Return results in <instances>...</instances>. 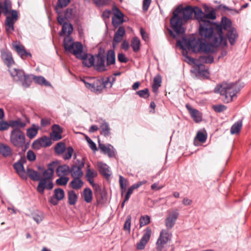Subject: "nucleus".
<instances>
[{
	"instance_id": "ea45409f",
	"label": "nucleus",
	"mask_w": 251,
	"mask_h": 251,
	"mask_svg": "<svg viewBox=\"0 0 251 251\" xmlns=\"http://www.w3.org/2000/svg\"><path fill=\"white\" fill-rule=\"evenodd\" d=\"M162 82L161 77L160 75H157L155 76L153 78V83L152 85V91L157 93L158 91V89L159 87L161 86Z\"/></svg>"
},
{
	"instance_id": "4d7b16f0",
	"label": "nucleus",
	"mask_w": 251,
	"mask_h": 251,
	"mask_svg": "<svg viewBox=\"0 0 251 251\" xmlns=\"http://www.w3.org/2000/svg\"><path fill=\"white\" fill-rule=\"evenodd\" d=\"M94 2L98 6H103L108 5L111 0H93Z\"/></svg>"
},
{
	"instance_id": "49530a36",
	"label": "nucleus",
	"mask_w": 251,
	"mask_h": 251,
	"mask_svg": "<svg viewBox=\"0 0 251 251\" xmlns=\"http://www.w3.org/2000/svg\"><path fill=\"white\" fill-rule=\"evenodd\" d=\"M131 46L134 52H137L140 47V41L138 37L133 38L131 43Z\"/></svg>"
},
{
	"instance_id": "b1692460",
	"label": "nucleus",
	"mask_w": 251,
	"mask_h": 251,
	"mask_svg": "<svg viewBox=\"0 0 251 251\" xmlns=\"http://www.w3.org/2000/svg\"><path fill=\"white\" fill-rule=\"evenodd\" d=\"M1 58L4 63L9 67L14 63L12 54L8 51H1Z\"/></svg>"
},
{
	"instance_id": "6ab92c4d",
	"label": "nucleus",
	"mask_w": 251,
	"mask_h": 251,
	"mask_svg": "<svg viewBox=\"0 0 251 251\" xmlns=\"http://www.w3.org/2000/svg\"><path fill=\"white\" fill-rule=\"evenodd\" d=\"M13 46L15 50L22 58L25 59L28 56L30 57L31 56L30 53L26 51L25 47L20 44L15 43L13 44Z\"/></svg>"
},
{
	"instance_id": "2eb2a0df",
	"label": "nucleus",
	"mask_w": 251,
	"mask_h": 251,
	"mask_svg": "<svg viewBox=\"0 0 251 251\" xmlns=\"http://www.w3.org/2000/svg\"><path fill=\"white\" fill-rule=\"evenodd\" d=\"M99 148L103 153L107 154L110 157H115L116 151L114 147L110 144L104 145L99 142Z\"/></svg>"
},
{
	"instance_id": "c03bdc74",
	"label": "nucleus",
	"mask_w": 251,
	"mask_h": 251,
	"mask_svg": "<svg viewBox=\"0 0 251 251\" xmlns=\"http://www.w3.org/2000/svg\"><path fill=\"white\" fill-rule=\"evenodd\" d=\"M242 127V122L238 121L235 123L231 127L230 133L231 134L238 133Z\"/></svg>"
},
{
	"instance_id": "864d4df0",
	"label": "nucleus",
	"mask_w": 251,
	"mask_h": 251,
	"mask_svg": "<svg viewBox=\"0 0 251 251\" xmlns=\"http://www.w3.org/2000/svg\"><path fill=\"white\" fill-rule=\"evenodd\" d=\"M41 144L43 147H47L50 146L51 144V141L49 137L46 136L42 137L40 138Z\"/></svg>"
},
{
	"instance_id": "a211bd4d",
	"label": "nucleus",
	"mask_w": 251,
	"mask_h": 251,
	"mask_svg": "<svg viewBox=\"0 0 251 251\" xmlns=\"http://www.w3.org/2000/svg\"><path fill=\"white\" fill-rule=\"evenodd\" d=\"M113 10L114 11V13L112 19V22L113 25L115 26L120 25L123 23L124 15L117 8H115Z\"/></svg>"
},
{
	"instance_id": "4468645a",
	"label": "nucleus",
	"mask_w": 251,
	"mask_h": 251,
	"mask_svg": "<svg viewBox=\"0 0 251 251\" xmlns=\"http://www.w3.org/2000/svg\"><path fill=\"white\" fill-rule=\"evenodd\" d=\"M65 196L64 191L60 188L55 189L54 190V194L49 200L50 203L53 205H56L58 204V201L63 200Z\"/></svg>"
},
{
	"instance_id": "f8f14e48",
	"label": "nucleus",
	"mask_w": 251,
	"mask_h": 251,
	"mask_svg": "<svg viewBox=\"0 0 251 251\" xmlns=\"http://www.w3.org/2000/svg\"><path fill=\"white\" fill-rule=\"evenodd\" d=\"M220 26L221 28V37L224 40V41L226 42V44L222 43L221 45L222 46H226V39L223 37V29L228 31L229 30H230L231 28H233L234 27L232 26V24L231 21L227 18L226 17H223L221 21V25H215V31L217 32V33L214 35V37L216 36V35H217L218 34V31L217 30V26Z\"/></svg>"
},
{
	"instance_id": "c85d7f7f",
	"label": "nucleus",
	"mask_w": 251,
	"mask_h": 251,
	"mask_svg": "<svg viewBox=\"0 0 251 251\" xmlns=\"http://www.w3.org/2000/svg\"><path fill=\"white\" fill-rule=\"evenodd\" d=\"M126 33L125 29L123 26L119 27L116 33H115L113 39V44L114 43H119L123 40V36Z\"/></svg>"
},
{
	"instance_id": "69168bd1",
	"label": "nucleus",
	"mask_w": 251,
	"mask_h": 251,
	"mask_svg": "<svg viewBox=\"0 0 251 251\" xmlns=\"http://www.w3.org/2000/svg\"><path fill=\"white\" fill-rule=\"evenodd\" d=\"M75 14L72 8H67L65 13V17L66 19H70L74 17Z\"/></svg>"
},
{
	"instance_id": "ddd939ff",
	"label": "nucleus",
	"mask_w": 251,
	"mask_h": 251,
	"mask_svg": "<svg viewBox=\"0 0 251 251\" xmlns=\"http://www.w3.org/2000/svg\"><path fill=\"white\" fill-rule=\"evenodd\" d=\"M151 234V230L150 227H147L144 233L140 240V241L137 244L136 248L138 250H143L149 242Z\"/></svg>"
},
{
	"instance_id": "58836bf2",
	"label": "nucleus",
	"mask_w": 251,
	"mask_h": 251,
	"mask_svg": "<svg viewBox=\"0 0 251 251\" xmlns=\"http://www.w3.org/2000/svg\"><path fill=\"white\" fill-rule=\"evenodd\" d=\"M115 63V54L113 50H109L106 54V65L110 66Z\"/></svg>"
},
{
	"instance_id": "9d476101",
	"label": "nucleus",
	"mask_w": 251,
	"mask_h": 251,
	"mask_svg": "<svg viewBox=\"0 0 251 251\" xmlns=\"http://www.w3.org/2000/svg\"><path fill=\"white\" fill-rule=\"evenodd\" d=\"M171 234L167 229H162L156 242L158 250H162L164 245L171 239Z\"/></svg>"
},
{
	"instance_id": "473e14b6",
	"label": "nucleus",
	"mask_w": 251,
	"mask_h": 251,
	"mask_svg": "<svg viewBox=\"0 0 251 251\" xmlns=\"http://www.w3.org/2000/svg\"><path fill=\"white\" fill-rule=\"evenodd\" d=\"M26 175L33 181H38L40 180L41 175L39 173L31 168H27Z\"/></svg>"
},
{
	"instance_id": "9b49d317",
	"label": "nucleus",
	"mask_w": 251,
	"mask_h": 251,
	"mask_svg": "<svg viewBox=\"0 0 251 251\" xmlns=\"http://www.w3.org/2000/svg\"><path fill=\"white\" fill-rule=\"evenodd\" d=\"M93 80L94 79L91 78L82 80L85 84L86 87L91 91L96 93L100 92L103 87L101 82L99 80Z\"/></svg>"
},
{
	"instance_id": "4be33fe9",
	"label": "nucleus",
	"mask_w": 251,
	"mask_h": 251,
	"mask_svg": "<svg viewBox=\"0 0 251 251\" xmlns=\"http://www.w3.org/2000/svg\"><path fill=\"white\" fill-rule=\"evenodd\" d=\"M12 3L10 0H4L3 3L0 2V16L1 14V9L3 10V13L4 15H7L9 14H11Z\"/></svg>"
},
{
	"instance_id": "3c124183",
	"label": "nucleus",
	"mask_w": 251,
	"mask_h": 251,
	"mask_svg": "<svg viewBox=\"0 0 251 251\" xmlns=\"http://www.w3.org/2000/svg\"><path fill=\"white\" fill-rule=\"evenodd\" d=\"M151 219L148 215L142 216L140 218V226H144L150 223Z\"/></svg>"
},
{
	"instance_id": "a878e982",
	"label": "nucleus",
	"mask_w": 251,
	"mask_h": 251,
	"mask_svg": "<svg viewBox=\"0 0 251 251\" xmlns=\"http://www.w3.org/2000/svg\"><path fill=\"white\" fill-rule=\"evenodd\" d=\"M98 176V173L96 170L92 169L90 167V165H88L85 173V177L89 183H92L94 181V178Z\"/></svg>"
},
{
	"instance_id": "f257e3e1",
	"label": "nucleus",
	"mask_w": 251,
	"mask_h": 251,
	"mask_svg": "<svg viewBox=\"0 0 251 251\" xmlns=\"http://www.w3.org/2000/svg\"><path fill=\"white\" fill-rule=\"evenodd\" d=\"M193 14L200 23L208 21L204 20L205 13L200 8L196 7L193 8L190 6L183 7L182 5H179L174 11L170 19V24L174 31L178 34L183 33L184 29L182 25L191 19Z\"/></svg>"
},
{
	"instance_id": "c9c22d12",
	"label": "nucleus",
	"mask_w": 251,
	"mask_h": 251,
	"mask_svg": "<svg viewBox=\"0 0 251 251\" xmlns=\"http://www.w3.org/2000/svg\"><path fill=\"white\" fill-rule=\"evenodd\" d=\"M0 154L5 157L9 156L12 154V150L9 146L0 143Z\"/></svg>"
},
{
	"instance_id": "f3484780",
	"label": "nucleus",
	"mask_w": 251,
	"mask_h": 251,
	"mask_svg": "<svg viewBox=\"0 0 251 251\" xmlns=\"http://www.w3.org/2000/svg\"><path fill=\"white\" fill-rule=\"evenodd\" d=\"M95 69L99 72H103L106 71V66L105 65L104 57L100 54L96 56V63L94 65Z\"/></svg>"
},
{
	"instance_id": "8fccbe9b",
	"label": "nucleus",
	"mask_w": 251,
	"mask_h": 251,
	"mask_svg": "<svg viewBox=\"0 0 251 251\" xmlns=\"http://www.w3.org/2000/svg\"><path fill=\"white\" fill-rule=\"evenodd\" d=\"M33 80L36 83L40 85H44L45 86H48L49 85V82L45 79V78L41 76H34Z\"/></svg>"
},
{
	"instance_id": "e433bc0d",
	"label": "nucleus",
	"mask_w": 251,
	"mask_h": 251,
	"mask_svg": "<svg viewBox=\"0 0 251 251\" xmlns=\"http://www.w3.org/2000/svg\"><path fill=\"white\" fill-rule=\"evenodd\" d=\"M74 43L75 42H74L73 39L70 35L64 38L63 46L66 50L69 52L71 50Z\"/></svg>"
},
{
	"instance_id": "cd10ccee",
	"label": "nucleus",
	"mask_w": 251,
	"mask_h": 251,
	"mask_svg": "<svg viewBox=\"0 0 251 251\" xmlns=\"http://www.w3.org/2000/svg\"><path fill=\"white\" fill-rule=\"evenodd\" d=\"M207 133L206 131H198L197 133L194 140V144L195 146L198 145V142L204 143L207 139Z\"/></svg>"
},
{
	"instance_id": "aec40b11",
	"label": "nucleus",
	"mask_w": 251,
	"mask_h": 251,
	"mask_svg": "<svg viewBox=\"0 0 251 251\" xmlns=\"http://www.w3.org/2000/svg\"><path fill=\"white\" fill-rule=\"evenodd\" d=\"M186 107L195 122L199 123L201 121V114L198 110L192 108L191 106L188 104H186Z\"/></svg>"
},
{
	"instance_id": "13d9d810",
	"label": "nucleus",
	"mask_w": 251,
	"mask_h": 251,
	"mask_svg": "<svg viewBox=\"0 0 251 251\" xmlns=\"http://www.w3.org/2000/svg\"><path fill=\"white\" fill-rule=\"evenodd\" d=\"M213 109L215 112L220 113L226 110V107L223 104H218L213 105Z\"/></svg>"
},
{
	"instance_id": "412c9836",
	"label": "nucleus",
	"mask_w": 251,
	"mask_h": 251,
	"mask_svg": "<svg viewBox=\"0 0 251 251\" xmlns=\"http://www.w3.org/2000/svg\"><path fill=\"white\" fill-rule=\"evenodd\" d=\"M226 37L228 39L230 44L231 46L234 45L238 38V34L236 29L233 28L227 31Z\"/></svg>"
},
{
	"instance_id": "bf43d9fd",
	"label": "nucleus",
	"mask_w": 251,
	"mask_h": 251,
	"mask_svg": "<svg viewBox=\"0 0 251 251\" xmlns=\"http://www.w3.org/2000/svg\"><path fill=\"white\" fill-rule=\"evenodd\" d=\"M74 151V150L72 147H69L67 148L66 152L64 153L63 155V158L64 159H69L71 158L73 153Z\"/></svg>"
},
{
	"instance_id": "423d86ee",
	"label": "nucleus",
	"mask_w": 251,
	"mask_h": 251,
	"mask_svg": "<svg viewBox=\"0 0 251 251\" xmlns=\"http://www.w3.org/2000/svg\"><path fill=\"white\" fill-rule=\"evenodd\" d=\"M10 140L13 146L23 148L25 143V137L24 132L19 128H14L11 132Z\"/></svg>"
},
{
	"instance_id": "6e6552de",
	"label": "nucleus",
	"mask_w": 251,
	"mask_h": 251,
	"mask_svg": "<svg viewBox=\"0 0 251 251\" xmlns=\"http://www.w3.org/2000/svg\"><path fill=\"white\" fill-rule=\"evenodd\" d=\"M178 216L179 213L177 209H170L167 211V215L165 219V225L167 230L174 227Z\"/></svg>"
},
{
	"instance_id": "6e6d98bb",
	"label": "nucleus",
	"mask_w": 251,
	"mask_h": 251,
	"mask_svg": "<svg viewBox=\"0 0 251 251\" xmlns=\"http://www.w3.org/2000/svg\"><path fill=\"white\" fill-rule=\"evenodd\" d=\"M65 149V145L64 143L60 142L58 143L55 148V151L58 153H61L64 152Z\"/></svg>"
},
{
	"instance_id": "774afa93",
	"label": "nucleus",
	"mask_w": 251,
	"mask_h": 251,
	"mask_svg": "<svg viewBox=\"0 0 251 251\" xmlns=\"http://www.w3.org/2000/svg\"><path fill=\"white\" fill-rule=\"evenodd\" d=\"M27 158L28 160L32 161L35 160L36 155L32 151H28L26 155Z\"/></svg>"
},
{
	"instance_id": "5fc2aeb1",
	"label": "nucleus",
	"mask_w": 251,
	"mask_h": 251,
	"mask_svg": "<svg viewBox=\"0 0 251 251\" xmlns=\"http://www.w3.org/2000/svg\"><path fill=\"white\" fill-rule=\"evenodd\" d=\"M136 94L139 95L140 97L145 99L148 98L150 96L149 90L147 88L136 92Z\"/></svg>"
},
{
	"instance_id": "37998d69",
	"label": "nucleus",
	"mask_w": 251,
	"mask_h": 251,
	"mask_svg": "<svg viewBox=\"0 0 251 251\" xmlns=\"http://www.w3.org/2000/svg\"><path fill=\"white\" fill-rule=\"evenodd\" d=\"M100 134L104 136H108L110 134V128L107 123L103 122L100 125Z\"/></svg>"
},
{
	"instance_id": "0eeeda50",
	"label": "nucleus",
	"mask_w": 251,
	"mask_h": 251,
	"mask_svg": "<svg viewBox=\"0 0 251 251\" xmlns=\"http://www.w3.org/2000/svg\"><path fill=\"white\" fill-rule=\"evenodd\" d=\"M9 71L15 81L21 82L25 87H27L30 85L31 80L29 76L25 75L23 71L16 69H12Z\"/></svg>"
},
{
	"instance_id": "de8ad7c7",
	"label": "nucleus",
	"mask_w": 251,
	"mask_h": 251,
	"mask_svg": "<svg viewBox=\"0 0 251 251\" xmlns=\"http://www.w3.org/2000/svg\"><path fill=\"white\" fill-rule=\"evenodd\" d=\"M119 184L121 189L122 194L123 195L124 192H125L126 190V187L127 184V180L124 178L123 176H120Z\"/></svg>"
},
{
	"instance_id": "338daca9",
	"label": "nucleus",
	"mask_w": 251,
	"mask_h": 251,
	"mask_svg": "<svg viewBox=\"0 0 251 251\" xmlns=\"http://www.w3.org/2000/svg\"><path fill=\"white\" fill-rule=\"evenodd\" d=\"M70 2V0H58L57 5L60 8H63L67 6Z\"/></svg>"
},
{
	"instance_id": "79ce46f5",
	"label": "nucleus",
	"mask_w": 251,
	"mask_h": 251,
	"mask_svg": "<svg viewBox=\"0 0 251 251\" xmlns=\"http://www.w3.org/2000/svg\"><path fill=\"white\" fill-rule=\"evenodd\" d=\"M83 197L85 201L87 203H90L93 199V193L91 190L87 188L84 189L83 192Z\"/></svg>"
},
{
	"instance_id": "dca6fc26",
	"label": "nucleus",
	"mask_w": 251,
	"mask_h": 251,
	"mask_svg": "<svg viewBox=\"0 0 251 251\" xmlns=\"http://www.w3.org/2000/svg\"><path fill=\"white\" fill-rule=\"evenodd\" d=\"M84 165L82 162L79 166L73 165L70 168V173L73 178L82 177L83 176V172L82 170Z\"/></svg>"
},
{
	"instance_id": "5701e85b",
	"label": "nucleus",
	"mask_w": 251,
	"mask_h": 251,
	"mask_svg": "<svg viewBox=\"0 0 251 251\" xmlns=\"http://www.w3.org/2000/svg\"><path fill=\"white\" fill-rule=\"evenodd\" d=\"M52 132L50 134L51 138L54 140L57 141L61 139V133H62V129L60 126L57 125H54L52 126Z\"/></svg>"
},
{
	"instance_id": "1a4fd4ad",
	"label": "nucleus",
	"mask_w": 251,
	"mask_h": 251,
	"mask_svg": "<svg viewBox=\"0 0 251 251\" xmlns=\"http://www.w3.org/2000/svg\"><path fill=\"white\" fill-rule=\"evenodd\" d=\"M18 19V14L16 10L11 11V16H7L5 21V30L8 34L12 33L14 30V25Z\"/></svg>"
},
{
	"instance_id": "393cba45",
	"label": "nucleus",
	"mask_w": 251,
	"mask_h": 251,
	"mask_svg": "<svg viewBox=\"0 0 251 251\" xmlns=\"http://www.w3.org/2000/svg\"><path fill=\"white\" fill-rule=\"evenodd\" d=\"M82 45L80 43L75 42L72 50H70L69 52L75 55L77 58H81L82 57Z\"/></svg>"
},
{
	"instance_id": "052dcab7",
	"label": "nucleus",
	"mask_w": 251,
	"mask_h": 251,
	"mask_svg": "<svg viewBox=\"0 0 251 251\" xmlns=\"http://www.w3.org/2000/svg\"><path fill=\"white\" fill-rule=\"evenodd\" d=\"M131 217L130 215H128L124 224V229L125 230L130 231L131 226Z\"/></svg>"
},
{
	"instance_id": "7c9ffc66",
	"label": "nucleus",
	"mask_w": 251,
	"mask_h": 251,
	"mask_svg": "<svg viewBox=\"0 0 251 251\" xmlns=\"http://www.w3.org/2000/svg\"><path fill=\"white\" fill-rule=\"evenodd\" d=\"M81 56L82 57L78 58L83 60L82 63L84 66L90 67L94 65L95 59L93 56L91 55L88 57L86 54H82Z\"/></svg>"
},
{
	"instance_id": "0e129e2a",
	"label": "nucleus",
	"mask_w": 251,
	"mask_h": 251,
	"mask_svg": "<svg viewBox=\"0 0 251 251\" xmlns=\"http://www.w3.org/2000/svg\"><path fill=\"white\" fill-rule=\"evenodd\" d=\"M9 127H10V121L9 122V123H7V122H5V121H0V130H1V131L6 130Z\"/></svg>"
},
{
	"instance_id": "7ed1b4c3",
	"label": "nucleus",
	"mask_w": 251,
	"mask_h": 251,
	"mask_svg": "<svg viewBox=\"0 0 251 251\" xmlns=\"http://www.w3.org/2000/svg\"><path fill=\"white\" fill-rule=\"evenodd\" d=\"M239 91L237 83L227 82L218 85L214 90L215 92L220 93L221 95L225 96L224 101L226 102L231 101Z\"/></svg>"
},
{
	"instance_id": "09e8293b",
	"label": "nucleus",
	"mask_w": 251,
	"mask_h": 251,
	"mask_svg": "<svg viewBox=\"0 0 251 251\" xmlns=\"http://www.w3.org/2000/svg\"><path fill=\"white\" fill-rule=\"evenodd\" d=\"M198 61L202 63H212L214 61V58L210 55L201 56L199 58Z\"/></svg>"
},
{
	"instance_id": "f704fd0d",
	"label": "nucleus",
	"mask_w": 251,
	"mask_h": 251,
	"mask_svg": "<svg viewBox=\"0 0 251 251\" xmlns=\"http://www.w3.org/2000/svg\"><path fill=\"white\" fill-rule=\"evenodd\" d=\"M73 179L70 183V186L74 189L78 190L83 185V181L81 177L73 178Z\"/></svg>"
},
{
	"instance_id": "4c0bfd02",
	"label": "nucleus",
	"mask_w": 251,
	"mask_h": 251,
	"mask_svg": "<svg viewBox=\"0 0 251 251\" xmlns=\"http://www.w3.org/2000/svg\"><path fill=\"white\" fill-rule=\"evenodd\" d=\"M39 129V127L38 126L33 125L31 127L27 129V136L30 139H32L34 138L37 134L38 131Z\"/></svg>"
},
{
	"instance_id": "2f4dec72",
	"label": "nucleus",
	"mask_w": 251,
	"mask_h": 251,
	"mask_svg": "<svg viewBox=\"0 0 251 251\" xmlns=\"http://www.w3.org/2000/svg\"><path fill=\"white\" fill-rule=\"evenodd\" d=\"M73 31V26L70 23H65L63 24L62 30L59 32L60 36L67 34L69 36Z\"/></svg>"
},
{
	"instance_id": "680f3d73",
	"label": "nucleus",
	"mask_w": 251,
	"mask_h": 251,
	"mask_svg": "<svg viewBox=\"0 0 251 251\" xmlns=\"http://www.w3.org/2000/svg\"><path fill=\"white\" fill-rule=\"evenodd\" d=\"M204 15V20H208V19L214 20L216 19V14L213 9L210 10L207 14H205Z\"/></svg>"
},
{
	"instance_id": "f03ea898",
	"label": "nucleus",
	"mask_w": 251,
	"mask_h": 251,
	"mask_svg": "<svg viewBox=\"0 0 251 251\" xmlns=\"http://www.w3.org/2000/svg\"><path fill=\"white\" fill-rule=\"evenodd\" d=\"M217 30L218 34L214 37L212 44L206 43L202 39L196 38L194 36L190 37L187 41V44L189 49L193 52L209 53L215 51V48L221 46L222 43L226 44L225 41L221 37V28L217 26Z\"/></svg>"
},
{
	"instance_id": "72a5a7b5",
	"label": "nucleus",
	"mask_w": 251,
	"mask_h": 251,
	"mask_svg": "<svg viewBox=\"0 0 251 251\" xmlns=\"http://www.w3.org/2000/svg\"><path fill=\"white\" fill-rule=\"evenodd\" d=\"M14 168L18 174L23 178L26 179V175L23 165L20 162L15 163L13 165Z\"/></svg>"
},
{
	"instance_id": "e2e57ef3",
	"label": "nucleus",
	"mask_w": 251,
	"mask_h": 251,
	"mask_svg": "<svg viewBox=\"0 0 251 251\" xmlns=\"http://www.w3.org/2000/svg\"><path fill=\"white\" fill-rule=\"evenodd\" d=\"M86 139L91 149L94 151H97V148L96 144L88 136L86 137Z\"/></svg>"
},
{
	"instance_id": "c756f323",
	"label": "nucleus",
	"mask_w": 251,
	"mask_h": 251,
	"mask_svg": "<svg viewBox=\"0 0 251 251\" xmlns=\"http://www.w3.org/2000/svg\"><path fill=\"white\" fill-rule=\"evenodd\" d=\"M98 167L100 173L104 176L106 178H108L110 176L111 173L109 169V167L106 164L102 162H98Z\"/></svg>"
},
{
	"instance_id": "39448f33",
	"label": "nucleus",
	"mask_w": 251,
	"mask_h": 251,
	"mask_svg": "<svg viewBox=\"0 0 251 251\" xmlns=\"http://www.w3.org/2000/svg\"><path fill=\"white\" fill-rule=\"evenodd\" d=\"M199 31L202 38L210 39L211 42L210 44H212L214 35L217 33L215 31V25H214L209 21L200 23Z\"/></svg>"
},
{
	"instance_id": "a18cd8bd",
	"label": "nucleus",
	"mask_w": 251,
	"mask_h": 251,
	"mask_svg": "<svg viewBox=\"0 0 251 251\" xmlns=\"http://www.w3.org/2000/svg\"><path fill=\"white\" fill-rule=\"evenodd\" d=\"M77 196L75 192L71 190L68 192V202L70 205H75L77 201Z\"/></svg>"
},
{
	"instance_id": "603ef678",
	"label": "nucleus",
	"mask_w": 251,
	"mask_h": 251,
	"mask_svg": "<svg viewBox=\"0 0 251 251\" xmlns=\"http://www.w3.org/2000/svg\"><path fill=\"white\" fill-rule=\"evenodd\" d=\"M60 177L56 180V184L59 186L66 185L69 180L67 176H59Z\"/></svg>"
},
{
	"instance_id": "20e7f679",
	"label": "nucleus",
	"mask_w": 251,
	"mask_h": 251,
	"mask_svg": "<svg viewBox=\"0 0 251 251\" xmlns=\"http://www.w3.org/2000/svg\"><path fill=\"white\" fill-rule=\"evenodd\" d=\"M53 162L48 165V168L42 172V178H40L39 184L37 187V191L43 194L45 188L50 190L52 189L53 185L51 181V178L54 173L53 168Z\"/></svg>"
},
{
	"instance_id": "a19ab883",
	"label": "nucleus",
	"mask_w": 251,
	"mask_h": 251,
	"mask_svg": "<svg viewBox=\"0 0 251 251\" xmlns=\"http://www.w3.org/2000/svg\"><path fill=\"white\" fill-rule=\"evenodd\" d=\"M29 121L28 120L26 121V122H23L20 119H18L16 120H12L10 121V127H15L18 128V127L23 128L26 125V123H28Z\"/></svg>"
},
{
	"instance_id": "bb28decb",
	"label": "nucleus",
	"mask_w": 251,
	"mask_h": 251,
	"mask_svg": "<svg viewBox=\"0 0 251 251\" xmlns=\"http://www.w3.org/2000/svg\"><path fill=\"white\" fill-rule=\"evenodd\" d=\"M70 168L67 165H59L56 170V175L58 176H66L70 174Z\"/></svg>"
}]
</instances>
